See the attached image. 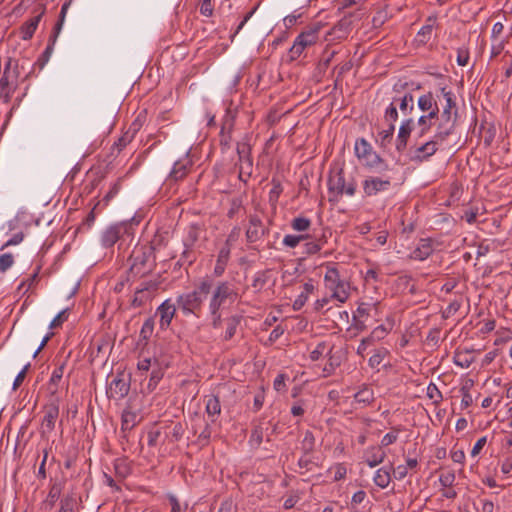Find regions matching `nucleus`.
I'll return each mask as SVG.
<instances>
[{
	"label": "nucleus",
	"mask_w": 512,
	"mask_h": 512,
	"mask_svg": "<svg viewBox=\"0 0 512 512\" xmlns=\"http://www.w3.org/2000/svg\"><path fill=\"white\" fill-rule=\"evenodd\" d=\"M325 269L323 284L330 297L339 304H344L351 296V281L344 266L336 262L321 265Z\"/></svg>",
	"instance_id": "nucleus-1"
},
{
	"label": "nucleus",
	"mask_w": 512,
	"mask_h": 512,
	"mask_svg": "<svg viewBox=\"0 0 512 512\" xmlns=\"http://www.w3.org/2000/svg\"><path fill=\"white\" fill-rule=\"evenodd\" d=\"M211 288V280H202L195 285L192 291L178 295L176 299L177 307L184 316L194 315L196 317H200L203 304L206 301Z\"/></svg>",
	"instance_id": "nucleus-2"
},
{
	"label": "nucleus",
	"mask_w": 512,
	"mask_h": 512,
	"mask_svg": "<svg viewBox=\"0 0 512 512\" xmlns=\"http://www.w3.org/2000/svg\"><path fill=\"white\" fill-rule=\"evenodd\" d=\"M128 273L133 278H142L156 267L154 248L149 245H136L128 258Z\"/></svg>",
	"instance_id": "nucleus-3"
},
{
	"label": "nucleus",
	"mask_w": 512,
	"mask_h": 512,
	"mask_svg": "<svg viewBox=\"0 0 512 512\" xmlns=\"http://www.w3.org/2000/svg\"><path fill=\"white\" fill-rule=\"evenodd\" d=\"M440 91L446 104L439 113L440 119L437 123L436 130L439 131L440 134L451 136L454 133L455 123L458 116L455 96L450 89H447V87H441Z\"/></svg>",
	"instance_id": "nucleus-4"
},
{
	"label": "nucleus",
	"mask_w": 512,
	"mask_h": 512,
	"mask_svg": "<svg viewBox=\"0 0 512 512\" xmlns=\"http://www.w3.org/2000/svg\"><path fill=\"white\" fill-rule=\"evenodd\" d=\"M19 76L18 60L9 57L5 62L3 74L0 77V100L5 104L11 101V98L18 87Z\"/></svg>",
	"instance_id": "nucleus-5"
},
{
	"label": "nucleus",
	"mask_w": 512,
	"mask_h": 512,
	"mask_svg": "<svg viewBox=\"0 0 512 512\" xmlns=\"http://www.w3.org/2000/svg\"><path fill=\"white\" fill-rule=\"evenodd\" d=\"M209 310H222L226 305L233 304L239 297V294L228 281H220L210 291Z\"/></svg>",
	"instance_id": "nucleus-6"
},
{
	"label": "nucleus",
	"mask_w": 512,
	"mask_h": 512,
	"mask_svg": "<svg viewBox=\"0 0 512 512\" xmlns=\"http://www.w3.org/2000/svg\"><path fill=\"white\" fill-rule=\"evenodd\" d=\"M355 155L358 160L367 168H383L387 169L388 165L374 151L372 145L365 139L359 138L355 141Z\"/></svg>",
	"instance_id": "nucleus-7"
},
{
	"label": "nucleus",
	"mask_w": 512,
	"mask_h": 512,
	"mask_svg": "<svg viewBox=\"0 0 512 512\" xmlns=\"http://www.w3.org/2000/svg\"><path fill=\"white\" fill-rule=\"evenodd\" d=\"M357 184L353 177L350 179L345 178L344 170L338 169L332 173L328 179V190L330 193L336 194V196H354L356 193Z\"/></svg>",
	"instance_id": "nucleus-8"
},
{
	"label": "nucleus",
	"mask_w": 512,
	"mask_h": 512,
	"mask_svg": "<svg viewBox=\"0 0 512 512\" xmlns=\"http://www.w3.org/2000/svg\"><path fill=\"white\" fill-rule=\"evenodd\" d=\"M321 28L322 26L320 24H314L296 37L289 50L290 58L292 60L300 57L306 47H309L318 41Z\"/></svg>",
	"instance_id": "nucleus-9"
},
{
	"label": "nucleus",
	"mask_w": 512,
	"mask_h": 512,
	"mask_svg": "<svg viewBox=\"0 0 512 512\" xmlns=\"http://www.w3.org/2000/svg\"><path fill=\"white\" fill-rule=\"evenodd\" d=\"M448 137L449 136L440 134L439 131L435 130L434 135L429 141H426L422 145L415 148L411 159L418 162L427 161L437 152L439 145H442L448 139Z\"/></svg>",
	"instance_id": "nucleus-10"
},
{
	"label": "nucleus",
	"mask_w": 512,
	"mask_h": 512,
	"mask_svg": "<svg viewBox=\"0 0 512 512\" xmlns=\"http://www.w3.org/2000/svg\"><path fill=\"white\" fill-rule=\"evenodd\" d=\"M392 187V177L383 174L382 176H367L362 182L364 196L374 197L380 193L388 192Z\"/></svg>",
	"instance_id": "nucleus-11"
},
{
	"label": "nucleus",
	"mask_w": 512,
	"mask_h": 512,
	"mask_svg": "<svg viewBox=\"0 0 512 512\" xmlns=\"http://www.w3.org/2000/svg\"><path fill=\"white\" fill-rule=\"evenodd\" d=\"M130 227L126 223H116L108 226L100 236L101 245L104 248L113 247L118 241L122 240L125 235L130 236Z\"/></svg>",
	"instance_id": "nucleus-12"
},
{
	"label": "nucleus",
	"mask_w": 512,
	"mask_h": 512,
	"mask_svg": "<svg viewBox=\"0 0 512 512\" xmlns=\"http://www.w3.org/2000/svg\"><path fill=\"white\" fill-rule=\"evenodd\" d=\"M200 233L201 228L196 223L190 224L185 230V235L183 237L184 250L182 252V259H184L189 264H192L195 260V257H192L191 253L200 237Z\"/></svg>",
	"instance_id": "nucleus-13"
},
{
	"label": "nucleus",
	"mask_w": 512,
	"mask_h": 512,
	"mask_svg": "<svg viewBox=\"0 0 512 512\" xmlns=\"http://www.w3.org/2000/svg\"><path fill=\"white\" fill-rule=\"evenodd\" d=\"M129 390L130 380L119 374L111 381L107 394L110 399L121 400L128 395Z\"/></svg>",
	"instance_id": "nucleus-14"
},
{
	"label": "nucleus",
	"mask_w": 512,
	"mask_h": 512,
	"mask_svg": "<svg viewBox=\"0 0 512 512\" xmlns=\"http://www.w3.org/2000/svg\"><path fill=\"white\" fill-rule=\"evenodd\" d=\"M59 417V401L58 399L51 401L44 407V417L41 427L42 433H51L55 428V423Z\"/></svg>",
	"instance_id": "nucleus-15"
},
{
	"label": "nucleus",
	"mask_w": 512,
	"mask_h": 512,
	"mask_svg": "<svg viewBox=\"0 0 512 512\" xmlns=\"http://www.w3.org/2000/svg\"><path fill=\"white\" fill-rule=\"evenodd\" d=\"M64 488V482L59 480H50V488L46 498L41 502L40 509L45 512H50L56 502L60 499Z\"/></svg>",
	"instance_id": "nucleus-16"
},
{
	"label": "nucleus",
	"mask_w": 512,
	"mask_h": 512,
	"mask_svg": "<svg viewBox=\"0 0 512 512\" xmlns=\"http://www.w3.org/2000/svg\"><path fill=\"white\" fill-rule=\"evenodd\" d=\"M436 249V241L432 238H422L410 253L409 258L417 261H424L429 258Z\"/></svg>",
	"instance_id": "nucleus-17"
},
{
	"label": "nucleus",
	"mask_w": 512,
	"mask_h": 512,
	"mask_svg": "<svg viewBox=\"0 0 512 512\" xmlns=\"http://www.w3.org/2000/svg\"><path fill=\"white\" fill-rule=\"evenodd\" d=\"M70 4H71V1H66L61 7L59 19L53 28L52 34L50 35L48 45L42 54V57L45 58V61L48 60V58L50 57V55L53 51V46L61 32V29L64 24V20H65V17H66V14H67Z\"/></svg>",
	"instance_id": "nucleus-18"
},
{
	"label": "nucleus",
	"mask_w": 512,
	"mask_h": 512,
	"mask_svg": "<svg viewBox=\"0 0 512 512\" xmlns=\"http://www.w3.org/2000/svg\"><path fill=\"white\" fill-rule=\"evenodd\" d=\"M176 314V304L171 299H166L156 310V315L160 317V329L166 330Z\"/></svg>",
	"instance_id": "nucleus-19"
},
{
	"label": "nucleus",
	"mask_w": 512,
	"mask_h": 512,
	"mask_svg": "<svg viewBox=\"0 0 512 512\" xmlns=\"http://www.w3.org/2000/svg\"><path fill=\"white\" fill-rule=\"evenodd\" d=\"M233 128L234 117L227 112L222 120L221 130L219 133V142L223 151L228 150L231 147Z\"/></svg>",
	"instance_id": "nucleus-20"
},
{
	"label": "nucleus",
	"mask_w": 512,
	"mask_h": 512,
	"mask_svg": "<svg viewBox=\"0 0 512 512\" xmlns=\"http://www.w3.org/2000/svg\"><path fill=\"white\" fill-rule=\"evenodd\" d=\"M192 166L193 162L188 156V154H186L183 158L177 160L174 163L172 170L170 171V174L168 176V179L170 181H179L184 179L190 172Z\"/></svg>",
	"instance_id": "nucleus-21"
},
{
	"label": "nucleus",
	"mask_w": 512,
	"mask_h": 512,
	"mask_svg": "<svg viewBox=\"0 0 512 512\" xmlns=\"http://www.w3.org/2000/svg\"><path fill=\"white\" fill-rule=\"evenodd\" d=\"M414 127V120L412 118L404 119L398 130V134L395 140V147L398 152H403L410 138L411 132Z\"/></svg>",
	"instance_id": "nucleus-22"
},
{
	"label": "nucleus",
	"mask_w": 512,
	"mask_h": 512,
	"mask_svg": "<svg viewBox=\"0 0 512 512\" xmlns=\"http://www.w3.org/2000/svg\"><path fill=\"white\" fill-rule=\"evenodd\" d=\"M266 229L258 215H250L249 225L246 230V239L248 243H255L265 235Z\"/></svg>",
	"instance_id": "nucleus-23"
},
{
	"label": "nucleus",
	"mask_w": 512,
	"mask_h": 512,
	"mask_svg": "<svg viewBox=\"0 0 512 512\" xmlns=\"http://www.w3.org/2000/svg\"><path fill=\"white\" fill-rule=\"evenodd\" d=\"M365 462L370 468H374L381 464L386 458V452L381 446H370L365 452Z\"/></svg>",
	"instance_id": "nucleus-24"
},
{
	"label": "nucleus",
	"mask_w": 512,
	"mask_h": 512,
	"mask_svg": "<svg viewBox=\"0 0 512 512\" xmlns=\"http://www.w3.org/2000/svg\"><path fill=\"white\" fill-rule=\"evenodd\" d=\"M436 21V16H429L426 19L425 25L421 27L415 38L418 44L425 45L430 41Z\"/></svg>",
	"instance_id": "nucleus-25"
},
{
	"label": "nucleus",
	"mask_w": 512,
	"mask_h": 512,
	"mask_svg": "<svg viewBox=\"0 0 512 512\" xmlns=\"http://www.w3.org/2000/svg\"><path fill=\"white\" fill-rule=\"evenodd\" d=\"M231 238H232V234L229 235L225 245L220 249V251L218 253L217 262H216L215 269H214V273L218 276L224 272L225 267L228 263L230 253H231V246H230Z\"/></svg>",
	"instance_id": "nucleus-26"
},
{
	"label": "nucleus",
	"mask_w": 512,
	"mask_h": 512,
	"mask_svg": "<svg viewBox=\"0 0 512 512\" xmlns=\"http://www.w3.org/2000/svg\"><path fill=\"white\" fill-rule=\"evenodd\" d=\"M326 243L327 237L325 234H322L320 237H315L314 239L310 237V239L305 240L303 245V254L307 256L317 254L321 251Z\"/></svg>",
	"instance_id": "nucleus-27"
},
{
	"label": "nucleus",
	"mask_w": 512,
	"mask_h": 512,
	"mask_svg": "<svg viewBox=\"0 0 512 512\" xmlns=\"http://www.w3.org/2000/svg\"><path fill=\"white\" fill-rule=\"evenodd\" d=\"M392 464L379 468L373 477L374 484L381 489L388 487L392 477Z\"/></svg>",
	"instance_id": "nucleus-28"
},
{
	"label": "nucleus",
	"mask_w": 512,
	"mask_h": 512,
	"mask_svg": "<svg viewBox=\"0 0 512 512\" xmlns=\"http://www.w3.org/2000/svg\"><path fill=\"white\" fill-rule=\"evenodd\" d=\"M333 349L334 346L332 345L331 347H329L327 351L326 356L328 357V360L323 368L324 377L332 375L335 372L336 368H338L341 365V356L338 355L336 352H333Z\"/></svg>",
	"instance_id": "nucleus-29"
},
{
	"label": "nucleus",
	"mask_w": 512,
	"mask_h": 512,
	"mask_svg": "<svg viewBox=\"0 0 512 512\" xmlns=\"http://www.w3.org/2000/svg\"><path fill=\"white\" fill-rule=\"evenodd\" d=\"M41 17H42V13L30 18L21 26V28H20L21 39L30 40L33 37V35L38 27V24L41 20Z\"/></svg>",
	"instance_id": "nucleus-30"
},
{
	"label": "nucleus",
	"mask_w": 512,
	"mask_h": 512,
	"mask_svg": "<svg viewBox=\"0 0 512 512\" xmlns=\"http://www.w3.org/2000/svg\"><path fill=\"white\" fill-rule=\"evenodd\" d=\"M205 411L208 416L211 418V422L216 421V417H218L221 413V404L220 400L215 395H210L206 397L205 401Z\"/></svg>",
	"instance_id": "nucleus-31"
},
{
	"label": "nucleus",
	"mask_w": 512,
	"mask_h": 512,
	"mask_svg": "<svg viewBox=\"0 0 512 512\" xmlns=\"http://www.w3.org/2000/svg\"><path fill=\"white\" fill-rule=\"evenodd\" d=\"M140 421V417L137 412L126 408L122 412L121 417V429L123 431L132 430Z\"/></svg>",
	"instance_id": "nucleus-32"
},
{
	"label": "nucleus",
	"mask_w": 512,
	"mask_h": 512,
	"mask_svg": "<svg viewBox=\"0 0 512 512\" xmlns=\"http://www.w3.org/2000/svg\"><path fill=\"white\" fill-rule=\"evenodd\" d=\"M65 362L60 363L52 372L48 382V390L51 395H56L58 392V385L61 382L65 370Z\"/></svg>",
	"instance_id": "nucleus-33"
},
{
	"label": "nucleus",
	"mask_w": 512,
	"mask_h": 512,
	"mask_svg": "<svg viewBox=\"0 0 512 512\" xmlns=\"http://www.w3.org/2000/svg\"><path fill=\"white\" fill-rule=\"evenodd\" d=\"M417 106L423 113L439 107L434 94L430 91L418 98Z\"/></svg>",
	"instance_id": "nucleus-34"
},
{
	"label": "nucleus",
	"mask_w": 512,
	"mask_h": 512,
	"mask_svg": "<svg viewBox=\"0 0 512 512\" xmlns=\"http://www.w3.org/2000/svg\"><path fill=\"white\" fill-rule=\"evenodd\" d=\"M314 289L315 287L311 281L306 282L303 285V291L298 295L293 303L294 310H299L305 305L309 296L314 292Z\"/></svg>",
	"instance_id": "nucleus-35"
},
{
	"label": "nucleus",
	"mask_w": 512,
	"mask_h": 512,
	"mask_svg": "<svg viewBox=\"0 0 512 512\" xmlns=\"http://www.w3.org/2000/svg\"><path fill=\"white\" fill-rule=\"evenodd\" d=\"M241 322V316L239 315H231L225 319L226 330L223 336L225 341H228L234 337L236 334L237 327Z\"/></svg>",
	"instance_id": "nucleus-36"
},
{
	"label": "nucleus",
	"mask_w": 512,
	"mask_h": 512,
	"mask_svg": "<svg viewBox=\"0 0 512 512\" xmlns=\"http://www.w3.org/2000/svg\"><path fill=\"white\" fill-rule=\"evenodd\" d=\"M154 298L148 292H145L143 289L137 287L134 292V296L131 299V306L134 308H140L144 306L147 302L151 301Z\"/></svg>",
	"instance_id": "nucleus-37"
},
{
	"label": "nucleus",
	"mask_w": 512,
	"mask_h": 512,
	"mask_svg": "<svg viewBox=\"0 0 512 512\" xmlns=\"http://www.w3.org/2000/svg\"><path fill=\"white\" fill-rule=\"evenodd\" d=\"M403 114H409L414 110V97L411 93H405L402 97L397 98V109Z\"/></svg>",
	"instance_id": "nucleus-38"
},
{
	"label": "nucleus",
	"mask_w": 512,
	"mask_h": 512,
	"mask_svg": "<svg viewBox=\"0 0 512 512\" xmlns=\"http://www.w3.org/2000/svg\"><path fill=\"white\" fill-rule=\"evenodd\" d=\"M384 120L388 125H395L398 120L397 97H394L384 112Z\"/></svg>",
	"instance_id": "nucleus-39"
},
{
	"label": "nucleus",
	"mask_w": 512,
	"mask_h": 512,
	"mask_svg": "<svg viewBox=\"0 0 512 512\" xmlns=\"http://www.w3.org/2000/svg\"><path fill=\"white\" fill-rule=\"evenodd\" d=\"M268 273L269 271L265 270L258 271L254 274L251 286L256 293L260 292L266 285L268 281Z\"/></svg>",
	"instance_id": "nucleus-40"
},
{
	"label": "nucleus",
	"mask_w": 512,
	"mask_h": 512,
	"mask_svg": "<svg viewBox=\"0 0 512 512\" xmlns=\"http://www.w3.org/2000/svg\"><path fill=\"white\" fill-rule=\"evenodd\" d=\"M308 239H310V236L308 234H300V235L287 234L284 236V238L282 240V244L288 248H295L302 241H305Z\"/></svg>",
	"instance_id": "nucleus-41"
},
{
	"label": "nucleus",
	"mask_w": 512,
	"mask_h": 512,
	"mask_svg": "<svg viewBox=\"0 0 512 512\" xmlns=\"http://www.w3.org/2000/svg\"><path fill=\"white\" fill-rule=\"evenodd\" d=\"M395 132V125H388L387 129L382 130L378 134V143L381 147L385 148L391 144Z\"/></svg>",
	"instance_id": "nucleus-42"
},
{
	"label": "nucleus",
	"mask_w": 512,
	"mask_h": 512,
	"mask_svg": "<svg viewBox=\"0 0 512 512\" xmlns=\"http://www.w3.org/2000/svg\"><path fill=\"white\" fill-rule=\"evenodd\" d=\"M290 226L294 231L305 232L311 227V220L306 217H295L291 220Z\"/></svg>",
	"instance_id": "nucleus-43"
},
{
	"label": "nucleus",
	"mask_w": 512,
	"mask_h": 512,
	"mask_svg": "<svg viewBox=\"0 0 512 512\" xmlns=\"http://www.w3.org/2000/svg\"><path fill=\"white\" fill-rule=\"evenodd\" d=\"M354 399L357 403L370 404L374 400V393L372 389L363 387L355 393Z\"/></svg>",
	"instance_id": "nucleus-44"
},
{
	"label": "nucleus",
	"mask_w": 512,
	"mask_h": 512,
	"mask_svg": "<svg viewBox=\"0 0 512 512\" xmlns=\"http://www.w3.org/2000/svg\"><path fill=\"white\" fill-rule=\"evenodd\" d=\"M474 357L472 353L468 350L456 353L455 355V364L460 366L461 368H468L473 363Z\"/></svg>",
	"instance_id": "nucleus-45"
},
{
	"label": "nucleus",
	"mask_w": 512,
	"mask_h": 512,
	"mask_svg": "<svg viewBox=\"0 0 512 512\" xmlns=\"http://www.w3.org/2000/svg\"><path fill=\"white\" fill-rule=\"evenodd\" d=\"M332 345H330L328 342L326 341H321L319 342L316 347L310 352V359L312 361H317L319 360L321 357L323 356H326L327 355V351L329 349V347H331Z\"/></svg>",
	"instance_id": "nucleus-46"
},
{
	"label": "nucleus",
	"mask_w": 512,
	"mask_h": 512,
	"mask_svg": "<svg viewBox=\"0 0 512 512\" xmlns=\"http://www.w3.org/2000/svg\"><path fill=\"white\" fill-rule=\"evenodd\" d=\"M236 151L238 154V161L243 162L247 160H252L251 156V146L247 142H238L236 146Z\"/></svg>",
	"instance_id": "nucleus-47"
},
{
	"label": "nucleus",
	"mask_w": 512,
	"mask_h": 512,
	"mask_svg": "<svg viewBox=\"0 0 512 512\" xmlns=\"http://www.w3.org/2000/svg\"><path fill=\"white\" fill-rule=\"evenodd\" d=\"M76 500L72 494H66L60 499L57 512H74Z\"/></svg>",
	"instance_id": "nucleus-48"
},
{
	"label": "nucleus",
	"mask_w": 512,
	"mask_h": 512,
	"mask_svg": "<svg viewBox=\"0 0 512 512\" xmlns=\"http://www.w3.org/2000/svg\"><path fill=\"white\" fill-rule=\"evenodd\" d=\"M315 446V437L313 433L309 430H307L304 433V437L301 443V449L303 450L305 455L310 454Z\"/></svg>",
	"instance_id": "nucleus-49"
},
{
	"label": "nucleus",
	"mask_w": 512,
	"mask_h": 512,
	"mask_svg": "<svg viewBox=\"0 0 512 512\" xmlns=\"http://www.w3.org/2000/svg\"><path fill=\"white\" fill-rule=\"evenodd\" d=\"M472 385H473V382H471L470 384L466 383L460 389V392L462 395V400H461V408L462 409H467L473 403V398L470 393V388L472 387Z\"/></svg>",
	"instance_id": "nucleus-50"
},
{
	"label": "nucleus",
	"mask_w": 512,
	"mask_h": 512,
	"mask_svg": "<svg viewBox=\"0 0 512 512\" xmlns=\"http://www.w3.org/2000/svg\"><path fill=\"white\" fill-rule=\"evenodd\" d=\"M253 170V159L239 162V179L246 182Z\"/></svg>",
	"instance_id": "nucleus-51"
},
{
	"label": "nucleus",
	"mask_w": 512,
	"mask_h": 512,
	"mask_svg": "<svg viewBox=\"0 0 512 512\" xmlns=\"http://www.w3.org/2000/svg\"><path fill=\"white\" fill-rule=\"evenodd\" d=\"M166 497L170 504V512H186L187 504H182L176 495L169 493Z\"/></svg>",
	"instance_id": "nucleus-52"
},
{
	"label": "nucleus",
	"mask_w": 512,
	"mask_h": 512,
	"mask_svg": "<svg viewBox=\"0 0 512 512\" xmlns=\"http://www.w3.org/2000/svg\"><path fill=\"white\" fill-rule=\"evenodd\" d=\"M388 350L386 348H380L375 350L374 354L369 358V366L371 368H377L383 359L388 355Z\"/></svg>",
	"instance_id": "nucleus-53"
},
{
	"label": "nucleus",
	"mask_w": 512,
	"mask_h": 512,
	"mask_svg": "<svg viewBox=\"0 0 512 512\" xmlns=\"http://www.w3.org/2000/svg\"><path fill=\"white\" fill-rule=\"evenodd\" d=\"M24 239V232L21 228H17L15 233L11 235V237L0 247V250H4L9 246H14L20 244Z\"/></svg>",
	"instance_id": "nucleus-54"
},
{
	"label": "nucleus",
	"mask_w": 512,
	"mask_h": 512,
	"mask_svg": "<svg viewBox=\"0 0 512 512\" xmlns=\"http://www.w3.org/2000/svg\"><path fill=\"white\" fill-rule=\"evenodd\" d=\"M263 428L260 425L255 426L250 435L249 443L253 447H259L263 441Z\"/></svg>",
	"instance_id": "nucleus-55"
},
{
	"label": "nucleus",
	"mask_w": 512,
	"mask_h": 512,
	"mask_svg": "<svg viewBox=\"0 0 512 512\" xmlns=\"http://www.w3.org/2000/svg\"><path fill=\"white\" fill-rule=\"evenodd\" d=\"M426 395L429 399H431L434 402V404H439L443 400L442 393L440 392L437 385L434 383H430L427 386Z\"/></svg>",
	"instance_id": "nucleus-56"
},
{
	"label": "nucleus",
	"mask_w": 512,
	"mask_h": 512,
	"mask_svg": "<svg viewBox=\"0 0 512 512\" xmlns=\"http://www.w3.org/2000/svg\"><path fill=\"white\" fill-rule=\"evenodd\" d=\"M114 469L115 473L121 478H125L130 474V467L124 459H116Z\"/></svg>",
	"instance_id": "nucleus-57"
},
{
	"label": "nucleus",
	"mask_w": 512,
	"mask_h": 512,
	"mask_svg": "<svg viewBox=\"0 0 512 512\" xmlns=\"http://www.w3.org/2000/svg\"><path fill=\"white\" fill-rule=\"evenodd\" d=\"M434 123L431 121L426 120L424 117L420 116L417 120V126H418V137H424L426 136L431 128L433 127Z\"/></svg>",
	"instance_id": "nucleus-58"
},
{
	"label": "nucleus",
	"mask_w": 512,
	"mask_h": 512,
	"mask_svg": "<svg viewBox=\"0 0 512 512\" xmlns=\"http://www.w3.org/2000/svg\"><path fill=\"white\" fill-rule=\"evenodd\" d=\"M367 329L366 319H361L357 317L352 318V324L348 328V332H353V335L356 336L360 332H363Z\"/></svg>",
	"instance_id": "nucleus-59"
},
{
	"label": "nucleus",
	"mask_w": 512,
	"mask_h": 512,
	"mask_svg": "<svg viewBox=\"0 0 512 512\" xmlns=\"http://www.w3.org/2000/svg\"><path fill=\"white\" fill-rule=\"evenodd\" d=\"M271 183H272V188L269 191V202L272 204H275V203H277L278 198L283 191V188H282L281 183L276 179H272Z\"/></svg>",
	"instance_id": "nucleus-60"
},
{
	"label": "nucleus",
	"mask_w": 512,
	"mask_h": 512,
	"mask_svg": "<svg viewBox=\"0 0 512 512\" xmlns=\"http://www.w3.org/2000/svg\"><path fill=\"white\" fill-rule=\"evenodd\" d=\"M154 331V320L152 318H148L142 325L140 330V337L143 340H148Z\"/></svg>",
	"instance_id": "nucleus-61"
},
{
	"label": "nucleus",
	"mask_w": 512,
	"mask_h": 512,
	"mask_svg": "<svg viewBox=\"0 0 512 512\" xmlns=\"http://www.w3.org/2000/svg\"><path fill=\"white\" fill-rule=\"evenodd\" d=\"M134 138V132H125L115 143L114 147L118 152L122 151Z\"/></svg>",
	"instance_id": "nucleus-62"
},
{
	"label": "nucleus",
	"mask_w": 512,
	"mask_h": 512,
	"mask_svg": "<svg viewBox=\"0 0 512 512\" xmlns=\"http://www.w3.org/2000/svg\"><path fill=\"white\" fill-rule=\"evenodd\" d=\"M389 330L384 325H379L375 327L369 335V338L375 343L376 341L384 339Z\"/></svg>",
	"instance_id": "nucleus-63"
},
{
	"label": "nucleus",
	"mask_w": 512,
	"mask_h": 512,
	"mask_svg": "<svg viewBox=\"0 0 512 512\" xmlns=\"http://www.w3.org/2000/svg\"><path fill=\"white\" fill-rule=\"evenodd\" d=\"M159 282L157 280H145L139 284V288L143 289L145 292H148L152 296H155L158 288Z\"/></svg>",
	"instance_id": "nucleus-64"
}]
</instances>
